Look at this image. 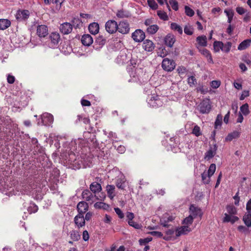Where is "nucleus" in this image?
<instances>
[{"label": "nucleus", "mask_w": 251, "mask_h": 251, "mask_svg": "<svg viewBox=\"0 0 251 251\" xmlns=\"http://www.w3.org/2000/svg\"><path fill=\"white\" fill-rule=\"evenodd\" d=\"M118 24L114 20H109L105 24L106 31L110 34L114 33L117 31Z\"/></svg>", "instance_id": "4"}, {"label": "nucleus", "mask_w": 251, "mask_h": 251, "mask_svg": "<svg viewBox=\"0 0 251 251\" xmlns=\"http://www.w3.org/2000/svg\"><path fill=\"white\" fill-rule=\"evenodd\" d=\"M243 222L248 227H251V212H247L243 216Z\"/></svg>", "instance_id": "30"}, {"label": "nucleus", "mask_w": 251, "mask_h": 251, "mask_svg": "<svg viewBox=\"0 0 251 251\" xmlns=\"http://www.w3.org/2000/svg\"><path fill=\"white\" fill-rule=\"evenodd\" d=\"M198 44L201 47L207 46V38L205 35L199 36L196 38Z\"/></svg>", "instance_id": "31"}, {"label": "nucleus", "mask_w": 251, "mask_h": 251, "mask_svg": "<svg viewBox=\"0 0 251 251\" xmlns=\"http://www.w3.org/2000/svg\"><path fill=\"white\" fill-rule=\"evenodd\" d=\"M148 104L151 106L157 108L162 106L163 102L158 95L153 94L149 99Z\"/></svg>", "instance_id": "2"}, {"label": "nucleus", "mask_w": 251, "mask_h": 251, "mask_svg": "<svg viewBox=\"0 0 251 251\" xmlns=\"http://www.w3.org/2000/svg\"><path fill=\"white\" fill-rule=\"evenodd\" d=\"M241 133L240 131L234 130L232 133H229L225 138L226 141H231L233 139H236L240 137Z\"/></svg>", "instance_id": "27"}, {"label": "nucleus", "mask_w": 251, "mask_h": 251, "mask_svg": "<svg viewBox=\"0 0 251 251\" xmlns=\"http://www.w3.org/2000/svg\"><path fill=\"white\" fill-rule=\"evenodd\" d=\"M236 11L240 15H243L247 12V10L243 7H236Z\"/></svg>", "instance_id": "63"}, {"label": "nucleus", "mask_w": 251, "mask_h": 251, "mask_svg": "<svg viewBox=\"0 0 251 251\" xmlns=\"http://www.w3.org/2000/svg\"><path fill=\"white\" fill-rule=\"evenodd\" d=\"M88 203L86 202L83 201L79 202L76 207L78 214L84 215L88 210Z\"/></svg>", "instance_id": "11"}, {"label": "nucleus", "mask_w": 251, "mask_h": 251, "mask_svg": "<svg viewBox=\"0 0 251 251\" xmlns=\"http://www.w3.org/2000/svg\"><path fill=\"white\" fill-rule=\"evenodd\" d=\"M223 116L221 114H218L214 123L215 128H218L219 126L221 127L222 125Z\"/></svg>", "instance_id": "41"}, {"label": "nucleus", "mask_w": 251, "mask_h": 251, "mask_svg": "<svg viewBox=\"0 0 251 251\" xmlns=\"http://www.w3.org/2000/svg\"><path fill=\"white\" fill-rule=\"evenodd\" d=\"M223 43L221 41H215L213 43V50L216 52H219L220 50H222Z\"/></svg>", "instance_id": "37"}, {"label": "nucleus", "mask_w": 251, "mask_h": 251, "mask_svg": "<svg viewBox=\"0 0 251 251\" xmlns=\"http://www.w3.org/2000/svg\"><path fill=\"white\" fill-rule=\"evenodd\" d=\"M88 29L90 32L93 34H96L99 31V25L97 23H93L89 25Z\"/></svg>", "instance_id": "28"}, {"label": "nucleus", "mask_w": 251, "mask_h": 251, "mask_svg": "<svg viewBox=\"0 0 251 251\" xmlns=\"http://www.w3.org/2000/svg\"><path fill=\"white\" fill-rule=\"evenodd\" d=\"M145 35L143 31L141 29L136 30L132 34V38L136 42H141L144 41Z\"/></svg>", "instance_id": "7"}, {"label": "nucleus", "mask_w": 251, "mask_h": 251, "mask_svg": "<svg viewBox=\"0 0 251 251\" xmlns=\"http://www.w3.org/2000/svg\"><path fill=\"white\" fill-rule=\"evenodd\" d=\"M71 22L73 25V28L74 27L75 29L80 28V25L82 24L81 20L78 18H74Z\"/></svg>", "instance_id": "40"}, {"label": "nucleus", "mask_w": 251, "mask_h": 251, "mask_svg": "<svg viewBox=\"0 0 251 251\" xmlns=\"http://www.w3.org/2000/svg\"><path fill=\"white\" fill-rule=\"evenodd\" d=\"M201 53L207 58V62L209 63L213 64V60L210 52L205 48L199 49Z\"/></svg>", "instance_id": "18"}, {"label": "nucleus", "mask_w": 251, "mask_h": 251, "mask_svg": "<svg viewBox=\"0 0 251 251\" xmlns=\"http://www.w3.org/2000/svg\"><path fill=\"white\" fill-rule=\"evenodd\" d=\"M11 25L10 21L7 19L0 20V30H4L8 28Z\"/></svg>", "instance_id": "32"}, {"label": "nucleus", "mask_w": 251, "mask_h": 251, "mask_svg": "<svg viewBox=\"0 0 251 251\" xmlns=\"http://www.w3.org/2000/svg\"><path fill=\"white\" fill-rule=\"evenodd\" d=\"M113 146L114 148H117V150L120 153H123L126 150L125 147L121 145H119L117 141H114Z\"/></svg>", "instance_id": "38"}, {"label": "nucleus", "mask_w": 251, "mask_h": 251, "mask_svg": "<svg viewBox=\"0 0 251 251\" xmlns=\"http://www.w3.org/2000/svg\"><path fill=\"white\" fill-rule=\"evenodd\" d=\"M81 121L83 122V124L88 125L90 124V120L88 117H83V115H79L77 116V119L75 120L76 124H79Z\"/></svg>", "instance_id": "33"}, {"label": "nucleus", "mask_w": 251, "mask_h": 251, "mask_svg": "<svg viewBox=\"0 0 251 251\" xmlns=\"http://www.w3.org/2000/svg\"><path fill=\"white\" fill-rule=\"evenodd\" d=\"M176 63L173 60L168 58H165L162 63L163 70L167 72H172L176 67Z\"/></svg>", "instance_id": "3"}, {"label": "nucleus", "mask_w": 251, "mask_h": 251, "mask_svg": "<svg viewBox=\"0 0 251 251\" xmlns=\"http://www.w3.org/2000/svg\"><path fill=\"white\" fill-rule=\"evenodd\" d=\"M74 222L78 228L84 227L85 224L84 215L77 214L74 218Z\"/></svg>", "instance_id": "10"}, {"label": "nucleus", "mask_w": 251, "mask_h": 251, "mask_svg": "<svg viewBox=\"0 0 251 251\" xmlns=\"http://www.w3.org/2000/svg\"><path fill=\"white\" fill-rule=\"evenodd\" d=\"M114 211L117 214V215L118 216L119 218L120 219H123L124 217V213L121 210L120 208L117 207L114 208Z\"/></svg>", "instance_id": "61"}, {"label": "nucleus", "mask_w": 251, "mask_h": 251, "mask_svg": "<svg viewBox=\"0 0 251 251\" xmlns=\"http://www.w3.org/2000/svg\"><path fill=\"white\" fill-rule=\"evenodd\" d=\"M221 85V81L213 80L211 82V86L213 88H217Z\"/></svg>", "instance_id": "64"}, {"label": "nucleus", "mask_w": 251, "mask_h": 251, "mask_svg": "<svg viewBox=\"0 0 251 251\" xmlns=\"http://www.w3.org/2000/svg\"><path fill=\"white\" fill-rule=\"evenodd\" d=\"M148 4L152 10H156L158 8V4L155 0H147Z\"/></svg>", "instance_id": "50"}, {"label": "nucleus", "mask_w": 251, "mask_h": 251, "mask_svg": "<svg viewBox=\"0 0 251 251\" xmlns=\"http://www.w3.org/2000/svg\"><path fill=\"white\" fill-rule=\"evenodd\" d=\"M29 15V11L28 10H23L18 12L16 15V19L18 21H22L25 20L28 18Z\"/></svg>", "instance_id": "16"}, {"label": "nucleus", "mask_w": 251, "mask_h": 251, "mask_svg": "<svg viewBox=\"0 0 251 251\" xmlns=\"http://www.w3.org/2000/svg\"><path fill=\"white\" fill-rule=\"evenodd\" d=\"M200 112L202 114H207L210 112L211 109L210 100L204 99L198 106Z\"/></svg>", "instance_id": "1"}, {"label": "nucleus", "mask_w": 251, "mask_h": 251, "mask_svg": "<svg viewBox=\"0 0 251 251\" xmlns=\"http://www.w3.org/2000/svg\"><path fill=\"white\" fill-rule=\"evenodd\" d=\"M152 240V238L151 237H148L144 239H140L139 240V242L140 244V245H142L144 244H145L146 243H148Z\"/></svg>", "instance_id": "62"}, {"label": "nucleus", "mask_w": 251, "mask_h": 251, "mask_svg": "<svg viewBox=\"0 0 251 251\" xmlns=\"http://www.w3.org/2000/svg\"><path fill=\"white\" fill-rule=\"evenodd\" d=\"M90 189L92 192L96 193L100 192L102 190V187L100 183L94 181L90 184Z\"/></svg>", "instance_id": "25"}, {"label": "nucleus", "mask_w": 251, "mask_h": 251, "mask_svg": "<svg viewBox=\"0 0 251 251\" xmlns=\"http://www.w3.org/2000/svg\"><path fill=\"white\" fill-rule=\"evenodd\" d=\"M251 44V39H246L242 41L238 46V50H243L248 48Z\"/></svg>", "instance_id": "29"}, {"label": "nucleus", "mask_w": 251, "mask_h": 251, "mask_svg": "<svg viewBox=\"0 0 251 251\" xmlns=\"http://www.w3.org/2000/svg\"><path fill=\"white\" fill-rule=\"evenodd\" d=\"M157 14L160 18V19L163 21H168L169 20V17L167 13L161 10H158L157 11Z\"/></svg>", "instance_id": "44"}, {"label": "nucleus", "mask_w": 251, "mask_h": 251, "mask_svg": "<svg viewBox=\"0 0 251 251\" xmlns=\"http://www.w3.org/2000/svg\"><path fill=\"white\" fill-rule=\"evenodd\" d=\"M175 42V38L173 35L168 34L164 38L165 44L168 47H173Z\"/></svg>", "instance_id": "24"}, {"label": "nucleus", "mask_w": 251, "mask_h": 251, "mask_svg": "<svg viewBox=\"0 0 251 251\" xmlns=\"http://www.w3.org/2000/svg\"><path fill=\"white\" fill-rule=\"evenodd\" d=\"M73 29V25L70 23L65 22L61 24L59 26L60 31L64 35H67L71 33Z\"/></svg>", "instance_id": "6"}, {"label": "nucleus", "mask_w": 251, "mask_h": 251, "mask_svg": "<svg viewBox=\"0 0 251 251\" xmlns=\"http://www.w3.org/2000/svg\"><path fill=\"white\" fill-rule=\"evenodd\" d=\"M94 207L97 209H103L104 210H107L109 208V206L108 204H106L103 202L99 201L95 203Z\"/></svg>", "instance_id": "35"}, {"label": "nucleus", "mask_w": 251, "mask_h": 251, "mask_svg": "<svg viewBox=\"0 0 251 251\" xmlns=\"http://www.w3.org/2000/svg\"><path fill=\"white\" fill-rule=\"evenodd\" d=\"M159 29V26L157 25H152L148 27L147 31L150 34L155 33Z\"/></svg>", "instance_id": "39"}, {"label": "nucleus", "mask_w": 251, "mask_h": 251, "mask_svg": "<svg viewBox=\"0 0 251 251\" xmlns=\"http://www.w3.org/2000/svg\"><path fill=\"white\" fill-rule=\"evenodd\" d=\"M239 218L237 217L233 216L232 215L225 213V217L223 219V222L224 223L231 222L232 224L234 223L236 221H238Z\"/></svg>", "instance_id": "21"}, {"label": "nucleus", "mask_w": 251, "mask_h": 251, "mask_svg": "<svg viewBox=\"0 0 251 251\" xmlns=\"http://www.w3.org/2000/svg\"><path fill=\"white\" fill-rule=\"evenodd\" d=\"M106 191L107 193L108 197L111 199L112 200L113 198L115 197V186L114 185H112V184H107L106 187Z\"/></svg>", "instance_id": "26"}, {"label": "nucleus", "mask_w": 251, "mask_h": 251, "mask_svg": "<svg viewBox=\"0 0 251 251\" xmlns=\"http://www.w3.org/2000/svg\"><path fill=\"white\" fill-rule=\"evenodd\" d=\"M116 16L119 18H124V17H128L130 16V14L126 11L121 10L117 11Z\"/></svg>", "instance_id": "42"}, {"label": "nucleus", "mask_w": 251, "mask_h": 251, "mask_svg": "<svg viewBox=\"0 0 251 251\" xmlns=\"http://www.w3.org/2000/svg\"><path fill=\"white\" fill-rule=\"evenodd\" d=\"M49 37L53 45H57L60 40V35L57 32L51 33Z\"/></svg>", "instance_id": "19"}, {"label": "nucleus", "mask_w": 251, "mask_h": 251, "mask_svg": "<svg viewBox=\"0 0 251 251\" xmlns=\"http://www.w3.org/2000/svg\"><path fill=\"white\" fill-rule=\"evenodd\" d=\"M224 13L226 14L227 17V23L231 24L233 20V17L234 15V11L232 9H225Z\"/></svg>", "instance_id": "36"}, {"label": "nucleus", "mask_w": 251, "mask_h": 251, "mask_svg": "<svg viewBox=\"0 0 251 251\" xmlns=\"http://www.w3.org/2000/svg\"><path fill=\"white\" fill-rule=\"evenodd\" d=\"M215 152L213 151L212 150H209L208 151L206 152L204 155V158L207 160H209L210 159L213 157L215 155Z\"/></svg>", "instance_id": "53"}, {"label": "nucleus", "mask_w": 251, "mask_h": 251, "mask_svg": "<svg viewBox=\"0 0 251 251\" xmlns=\"http://www.w3.org/2000/svg\"><path fill=\"white\" fill-rule=\"evenodd\" d=\"M185 13L189 16H193L194 14V11L192 9L189 7V6L185 5L184 7Z\"/></svg>", "instance_id": "56"}, {"label": "nucleus", "mask_w": 251, "mask_h": 251, "mask_svg": "<svg viewBox=\"0 0 251 251\" xmlns=\"http://www.w3.org/2000/svg\"><path fill=\"white\" fill-rule=\"evenodd\" d=\"M38 210V207L35 203H30L29 206L27 208L28 212L30 213H34Z\"/></svg>", "instance_id": "43"}, {"label": "nucleus", "mask_w": 251, "mask_h": 251, "mask_svg": "<svg viewBox=\"0 0 251 251\" xmlns=\"http://www.w3.org/2000/svg\"><path fill=\"white\" fill-rule=\"evenodd\" d=\"M231 46L232 43L231 42H228L225 44L223 43L222 51L226 53L229 52L231 50Z\"/></svg>", "instance_id": "46"}, {"label": "nucleus", "mask_w": 251, "mask_h": 251, "mask_svg": "<svg viewBox=\"0 0 251 251\" xmlns=\"http://www.w3.org/2000/svg\"><path fill=\"white\" fill-rule=\"evenodd\" d=\"M188 83L190 86L195 85L197 83L196 79L193 75H192L188 78Z\"/></svg>", "instance_id": "60"}, {"label": "nucleus", "mask_w": 251, "mask_h": 251, "mask_svg": "<svg viewBox=\"0 0 251 251\" xmlns=\"http://www.w3.org/2000/svg\"><path fill=\"white\" fill-rule=\"evenodd\" d=\"M28 183H24L22 186L21 191H24L25 193H28L32 190L35 189V184L32 181L27 182Z\"/></svg>", "instance_id": "17"}, {"label": "nucleus", "mask_w": 251, "mask_h": 251, "mask_svg": "<svg viewBox=\"0 0 251 251\" xmlns=\"http://www.w3.org/2000/svg\"><path fill=\"white\" fill-rule=\"evenodd\" d=\"M128 224L137 229H141L142 227V226L141 224L135 222L133 220L131 222H129Z\"/></svg>", "instance_id": "59"}, {"label": "nucleus", "mask_w": 251, "mask_h": 251, "mask_svg": "<svg viewBox=\"0 0 251 251\" xmlns=\"http://www.w3.org/2000/svg\"><path fill=\"white\" fill-rule=\"evenodd\" d=\"M169 3L171 4L173 9L175 11H177L178 9V4L176 0H170Z\"/></svg>", "instance_id": "57"}, {"label": "nucleus", "mask_w": 251, "mask_h": 251, "mask_svg": "<svg viewBox=\"0 0 251 251\" xmlns=\"http://www.w3.org/2000/svg\"><path fill=\"white\" fill-rule=\"evenodd\" d=\"M126 179L123 175L118 177L115 181L116 187L122 190H124L126 187Z\"/></svg>", "instance_id": "13"}, {"label": "nucleus", "mask_w": 251, "mask_h": 251, "mask_svg": "<svg viewBox=\"0 0 251 251\" xmlns=\"http://www.w3.org/2000/svg\"><path fill=\"white\" fill-rule=\"evenodd\" d=\"M171 29L174 31H177L180 34L183 33L182 27L176 23H172L171 24Z\"/></svg>", "instance_id": "34"}, {"label": "nucleus", "mask_w": 251, "mask_h": 251, "mask_svg": "<svg viewBox=\"0 0 251 251\" xmlns=\"http://www.w3.org/2000/svg\"><path fill=\"white\" fill-rule=\"evenodd\" d=\"M117 31L123 34L128 33L130 31L129 23L126 21H121L118 24Z\"/></svg>", "instance_id": "5"}, {"label": "nucleus", "mask_w": 251, "mask_h": 251, "mask_svg": "<svg viewBox=\"0 0 251 251\" xmlns=\"http://www.w3.org/2000/svg\"><path fill=\"white\" fill-rule=\"evenodd\" d=\"M184 32L189 35H191L194 33L193 31V28L191 26H187L186 25L184 27Z\"/></svg>", "instance_id": "58"}, {"label": "nucleus", "mask_w": 251, "mask_h": 251, "mask_svg": "<svg viewBox=\"0 0 251 251\" xmlns=\"http://www.w3.org/2000/svg\"><path fill=\"white\" fill-rule=\"evenodd\" d=\"M194 221V217H193V216H191L190 214L189 216L186 217L183 220V222H182V224L184 225H189L193 223V222Z\"/></svg>", "instance_id": "51"}, {"label": "nucleus", "mask_w": 251, "mask_h": 251, "mask_svg": "<svg viewBox=\"0 0 251 251\" xmlns=\"http://www.w3.org/2000/svg\"><path fill=\"white\" fill-rule=\"evenodd\" d=\"M71 238L74 241H78L80 238V236L77 231H72L71 233Z\"/></svg>", "instance_id": "54"}, {"label": "nucleus", "mask_w": 251, "mask_h": 251, "mask_svg": "<svg viewBox=\"0 0 251 251\" xmlns=\"http://www.w3.org/2000/svg\"><path fill=\"white\" fill-rule=\"evenodd\" d=\"M226 209L229 214L234 215L237 213L236 208L233 205H227Z\"/></svg>", "instance_id": "48"}, {"label": "nucleus", "mask_w": 251, "mask_h": 251, "mask_svg": "<svg viewBox=\"0 0 251 251\" xmlns=\"http://www.w3.org/2000/svg\"><path fill=\"white\" fill-rule=\"evenodd\" d=\"M37 35L40 37H44L48 34V27L45 25H39L36 29Z\"/></svg>", "instance_id": "9"}, {"label": "nucleus", "mask_w": 251, "mask_h": 251, "mask_svg": "<svg viewBox=\"0 0 251 251\" xmlns=\"http://www.w3.org/2000/svg\"><path fill=\"white\" fill-rule=\"evenodd\" d=\"M95 196H93L92 191L88 189H85L83 191L82 193V198L86 201H91Z\"/></svg>", "instance_id": "22"}, {"label": "nucleus", "mask_w": 251, "mask_h": 251, "mask_svg": "<svg viewBox=\"0 0 251 251\" xmlns=\"http://www.w3.org/2000/svg\"><path fill=\"white\" fill-rule=\"evenodd\" d=\"M191 231V228L188 226H183L179 229L175 230L176 237H179L182 234H185Z\"/></svg>", "instance_id": "20"}, {"label": "nucleus", "mask_w": 251, "mask_h": 251, "mask_svg": "<svg viewBox=\"0 0 251 251\" xmlns=\"http://www.w3.org/2000/svg\"><path fill=\"white\" fill-rule=\"evenodd\" d=\"M174 220L173 216H169L168 214H165L160 220L161 224L164 227H168L169 225L168 223L172 222Z\"/></svg>", "instance_id": "15"}, {"label": "nucleus", "mask_w": 251, "mask_h": 251, "mask_svg": "<svg viewBox=\"0 0 251 251\" xmlns=\"http://www.w3.org/2000/svg\"><path fill=\"white\" fill-rule=\"evenodd\" d=\"M143 48L147 51H152L154 50V46L153 42L146 40L143 42Z\"/></svg>", "instance_id": "23"}, {"label": "nucleus", "mask_w": 251, "mask_h": 251, "mask_svg": "<svg viewBox=\"0 0 251 251\" xmlns=\"http://www.w3.org/2000/svg\"><path fill=\"white\" fill-rule=\"evenodd\" d=\"M216 170V165L214 164H212L210 165L209 169L208 170L207 174L209 176L211 177L213 176V174Z\"/></svg>", "instance_id": "55"}, {"label": "nucleus", "mask_w": 251, "mask_h": 251, "mask_svg": "<svg viewBox=\"0 0 251 251\" xmlns=\"http://www.w3.org/2000/svg\"><path fill=\"white\" fill-rule=\"evenodd\" d=\"M202 181L204 183L208 184L210 180V176H209L208 174H206L205 172H203L201 174Z\"/></svg>", "instance_id": "52"}, {"label": "nucleus", "mask_w": 251, "mask_h": 251, "mask_svg": "<svg viewBox=\"0 0 251 251\" xmlns=\"http://www.w3.org/2000/svg\"><path fill=\"white\" fill-rule=\"evenodd\" d=\"M240 110L244 115H248L250 113L248 104L245 103L242 105L240 107Z\"/></svg>", "instance_id": "45"}, {"label": "nucleus", "mask_w": 251, "mask_h": 251, "mask_svg": "<svg viewBox=\"0 0 251 251\" xmlns=\"http://www.w3.org/2000/svg\"><path fill=\"white\" fill-rule=\"evenodd\" d=\"M190 214L192 215L193 218H196L197 217H201L202 215V212L200 208L195 206L194 205H191L190 207Z\"/></svg>", "instance_id": "12"}, {"label": "nucleus", "mask_w": 251, "mask_h": 251, "mask_svg": "<svg viewBox=\"0 0 251 251\" xmlns=\"http://www.w3.org/2000/svg\"><path fill=\"white\" fill-rule=\"evenodd\" d=\"M174 232L175 230L173 228L168 229L166 231V235L163 237V239L165 240H170L172 238V236L174 234Z\"/></svg>", "instance_id": "47"}, {"label": "nucleus", "mask_w": 251, "mask_h": 251, "mask_svg": "<svg viewBox=\"0 0 251 251\" xmlns=\"http://www.w3.org/2000/svg\"><path fill=\"white\" fill-rule=\"evenodd\" d=\"M42 122L45 126H49L53 122V116L51 114L45 113L41 116Z\"/></svg>", "instance_id": "8"}, {"label": "nucleus", "mask_w": 251, "mask_h": 251, "mask_svg": "<svg viewBox=\"0 0 251 251\" xmlns=\"http://www.w3.org/2000/svg\"><path fill=\"white\" fill-rule=\"evenodd\" d=\"M192 133L197 137H199L201 135V128L197 125L194 126L192 129Z\"/></svg>", "instance_id": "49"}, {"label": "nucleus", "mask_w": 251, "mask_h": 251, "mask_svg": "<svg viewBox=\"0 0 251 251\" xmlns=\"http://www.w3.org/2000/svg\"><path fill=\"white\" fill-rule=\"evenodd\" d=\"M81 41L84 46H89L93 43V38L90 34H84Z\"/></svg>", "instance_id": "14"}]
</instances>
